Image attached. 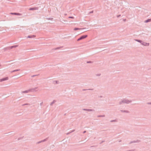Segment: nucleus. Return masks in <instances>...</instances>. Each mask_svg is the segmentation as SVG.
Masks as SVG:
<instances>
[{
  "mask_svg": "<svg viewBox=\"0 0 151 151\" xmlns=\"http://www.w3.org/2000/svg\"><path fill=\"white\" fill-rule=\"evenodd\" d=\"M37 87H35L34 88H32L31 89H28L27 90H26L25 91H24L22 92V93H27L31 91V92H34V91H37Z\"/></svg>",
  "mask_w": 151,
  "mask_h": 151,
  "instance_id": "nucleus-1",
  "label": "nucleus"
},
{
  "mask_svg": "<svg viewBox=\"0 0 151 151\" xmlns=\"http://www.w3.org/2000/svg\"><path fill=\"white\" fill-rule=\"evenodd\" d=\"M88 36L87 35H83L80 37L78 39L77 41H79L81 40L84 39V38H86Z\"/></svg>",
  "mask_w": 151,
  "mask_h": 151,
  "instance_id": "nucleus-2",
  "label": "nucleus"
},
{
  "mask_svg": "<svg viewBox=\"0 0 151 151\" xmlns=\"http://www.w3.org/2000/svg\"><path fill=\"white\" fill-rule=\"evenodd\" d=\"M140 142V141L139 140H134L133 141H131L129 144H131L132 143H138L139 142Z\"/></svg>",
  "mask_w": 151,
  "mask_h": 151,
  "instance_id": "nucleus-3",
  "label": "nucleus"
},
{
  "mask_svg": "<svg viewBox=\"0 0 151 151\" xmlns=\"http://www.w3.org/2000/svg\"><path fill=\"white\" fill-rule=\"evenodd\" d=\"M8 79H9L8 77H6L5 78H3L0 79V82H2V81H5L7 80H8Z\"/></svg>",
  "mask_w": 151,
  "mask_h": 151,
  "instance_id": "nucleus-4",
  "label": "nucleus"
},
{
  "mask_svg": "<svg viewBox=\"0 0 151 151\" xmlns=\"http://www.w3.org/2000/svg\"><path fill=\"white\" fill-rule=\"evenodd\" d=\"M141 44L144 46H149V43H147L145 42H144L142 41V43Z\"/></svg>",
  "mask_w": 151,
  "mask_h": 151,
  "instance_id": "nucleus-5",
  "label": "nucleus"
},
{
  "mask_svg": "<svg viewBox=\"0 0 151 151\" xmlns=\"http://www.w3.org/2000/svg\"><path fill=\"white\" fill-rule=\"evenodd\" d=\"M119 105L125 104L124 99L121 100V101L119 102Z\"/></svg>",
  "mask_w": 151,
  "mask_h": 151,
  "instance_id": "nucleus-6",
  "label": "nucleus"
},
{
  "mask_svg": "<svg viewBox=\"0 0 151 151\" xmlns=\"http://www.w3.org/2000/svg\"><path fill=\"white\" fill-rule=\"evenodd\" d=\"M124 100L125 102V104H128L132 102L131 101L129 100L126 99H124Z\"/></svg>",
  "mask_w": 151,
  "mask_h": 151,
  "instance_id": "nucleus-7",
  "label": "nucleus"
},
{
  "mask_svg": "<svg viewBox=\"0 0 151 151\" xmlns=\"http://www.w3.org/2000/svg\"><path fill=\"white\" fill-rule=\"evenodd\" d=\"M10 14L12 15H21V14H20L19 13H13L11 12L10 13Z\"/></svg>",
  "mask_w": 151,
  "mask_h": 151,
  "instance_id": "nucleus-8",
  "label": "nucleus"
},
{
  "mask_svg": "<svg viewBox=\"0 0 151 151\" xmlns=\"http://www.w3.org/2000/svg\"><path fill=\"white\" fill-rule=\"evenodd\" d=\"M38 9V8L37 7H32L30 8L29 9V10H36Z\"/></svg>",
  "mask_w": 151,
  "mask_h": 151,
  "instance_id": "nucleus-9",
  "label": "nucleus"
},
{
  "mask_svg": "<svg viewBox=\"0 0 151 151\" xmlns=\"http://www.w3.org/2000/svg\"><path fill=\"white\" fill-rule=\"evenodd\" d=\"M18 46V45H14L12 46H9V49H12L14 48H16V47H17Z\"/></svg>",
  "mask_w": 151,
  "mask_h": 151,
  "instance_id": "nucleus-10",
  "label": "nucleus"
},
{
  "mask_svg": "<svg viewBox=\"0 0 151 151\" xmlns=\"http://www.w3.org/2000/svg\"><path fill=\"white\" fill-rule=\"evenodd\" d=\"M120 111L122 112L126 113H129V112L128 111H127V110H120Z\"/></svg>",
  "mask_w": 151,
  "mask_h": 151,
  "instance_id": "nucleus-11",
  "label": "nucleus"
},
{
  "mask_svg": "<svg viewBox=\"0 0 151 151\" xmlns=\"http://www.w3.org/2000/svg\"><path fill=\"white\" fill-rule=\"evenodd\" d=\"M46 140H47V139H43V140H42L41 141H40L39 142H37V144H39V143H41L42 142L45 141Z\"/></svg>",
  "mask_w": 151,
  "mask_h": 151,
  "instance_id": "nucleus-12",
  "label": "nucleus"
},
{
  "mask_svg": "<svg viewBox=\"0 0 151 151\" xmlns=\"http://www.w3.org/2000/svg\"><path fill=\"white\" fill-rule=\"evenodd\" d=\"M151 21V19H147L145 20L144 22L145 23H147Z\"/></svg>",
  "mask_w": 151,
  "mask_h": 151,
  "instance_id": "nucleus-13",
  "label": "nucleus"
},
{
  "mask_svg": "<svg viewBox=\"0 0 151 151\" xmlns=\"http://www.w3.org/2000/svg\"><path fill=\"white\" fill-rule=\"evenodd\" d=\"M35 37V35H29L27 37V38H32L34 37Z\"/></svg>",
  "mask_w": 151,
  "mask_h": 151,
  "instance_id": "nucleus-14",
  "label": "nucleus"
},
{
  "mask_svg": "<svg viewBox=\"0 0 151 151\" xmlns=\"http://www.w3.org/2000/svg\"><path fill=\"white\" fill-rule=\"evenodd\" d=\"M134 40L136 41H137L139 43H140L141 44L142 43V41L139 40L138 39H135Z\"/></svg>",
  "mask_w": 151,
  "mask_h": 151,
  "instance_id": "nucleus-15",
  "label": "nucleus"
},
{
  "mask_svg": "<svg viewBox=\"0 0 151 151\" xmlns=\"http://www.w3.org/2000/svg\"><path fill=\"white\" fill-rule=\"evenodd\" d=\"M20 70V69L15 70L11 71H10V72L12 73H13V72H16V71H19Z\"/></svg>",
  "mask_w": 151,
  "mask_h": 151,
  "instance_id": "nucleus-16",
  "label": "nucleus"
},
{
  "mask_svg": "<svg viewBox=\"0 0 151 151\" xmlns=\"http://www.w3.org/2000/svg\"><path fill=\"white\" fill-rule=\"evenodd\" d=\"M56 102V101L55 100H53L50 104V105L51 106H52V105L54 104L55 102Z\"/></svg>",
  "mask_w": 151,
  "mask_h": 151,
  "instance_id": "nucleus-17",
  "label": "nucleus"
},
{
  "mask_svg": "<svg viewBox=\"0 0 151 151\" xmlns=\"http://www.w3.org/2000/svg\"><path fill=\"white\" fill-rule=\"evenodd\" d=\"M97 117H105V115H98Z\"/></svg>",
  "mask_w": 151,
  "mask_h": 151,
  "instance_id": "nucleus-18",
  "label": "nucleus"
},
{
  "mask_svg": "<svg viewBox=\"0 0 151 151\" xmlns=\"http://www.w3.org/2000/svg\"><path fill=\"white\" fill-rule=\"evenodd\" d=\"M85 29V28H83L82 29ZM79 29V28H77V27H75V28H74V30H78V29Z\"/></svg>",
  "mask_w": 151,
  "mask_h": 151,
  "instance_id": "nucleus-19",
  "label": "nucleus"
},
{
  "mask_svg": "<svg viewBox=\"0 0 151 151\" xmlns=\"http://www.w3.org/2000/svg\"><path fill=\"white\" fill-rule=\"evenodd\" d=\"M4 49L5 50H10L9 49V47H6Z\"/></svg>",
  "mask_w": 151,
  "mask_h": 151,
  "instance_id": "nucleus-20",
  "label": "nucleus"
},
{
  "mask_svg": "<svg viewBox=\"0 0 151 151\" xmlns=\"http://www.w3.org/2000/svg\"><path fill=\"white\" fill-rule=\"evenodd\" d=\"M94 111V109H87V111Z\"/></svg>",
  "mask_w": 151,
  "mask_h": 151,
  "instance_id": "nucleus-21",
  "label": "nucleus"
},
{
  "mask_svg": "<svg viewBox=\"0 0 151 151\" xmlns=\"http://www.w3.org/2000/svg\"><path fill=\"white\" fill-rule=\"evenodd\" d=\"M63 47V46H61V47H57L55 48V50H58V49H60L61 48H62Z\"/></svg>",
  "mask_w": 151,
  "mask_h": 151,
  "instance_id": "nucleus-22",
  "label": "nucleus"
},
{
  "mask_svg": "<svg viewBox=\"0 0 151 151\" xmlns=\"http://www.w3.org/2000/svg\"><path fill=\"white\" fill-rule=\"evenodd\" d=\"M58 81H53V83L54 84H55V83L57 84L58 83Z\"/></svg>",
  "mask_w": 151,
  "mask_h": 151,
  "instance_id": "nucleus-23",
  "label": "nucleus"
},
{
  "mask_svg": "<svg viewBox=\"0 0 151 151\" xmlns=\"http://www.w3.org/2000/svg\"><path fill=\"white\" fill-rule=\"evenodd\" d=\"M117 121V120L116 119H114L113 120H112L110 121L111 122H116Z\"/></svg>",
  "mask_w": 151,
  "mask_h": 151,
  "instance_id": "nucleus-24",
  "label": "nucleus"
},
{
  "mask_svg": "<svg viewBox=\"0 0 151 151\" xmlns=\"http://www.w3.org/2000/svg\"><path fill=\"white\" fill-rule=\"evenodd\" d=\"M93 63V62L91 61H88L87 62V63Z\"/></svg>",
  "mask_w": 151,
  "mask_h": 151,
  "instance_id": "nucleus-25",
  "label": "nucleus"
},
{
  "mask_svg": "<svg viewBox=\"0 0 151 151\" xmlns=\"http://www.w3.org/2000/svg\"><path fill=\"white\" fill-rule=\"evenodd\" d=\"M37 76V75H33L32 76H31V77H35V76Z\"/></svg>",
  "mask_w": 151,
  "mask_h": 151,
  "instance_id": "nucleus-26",
  "label": "nucleus"
},
{
  "mask_svg": "<svg viewBox=\"0 0 151 151\" xmlns=\"http://www.w3.org/2000/svg\"><path fill=\"white\" fill-rule=\"evenodd\" d=\"M88 109H83V110H84V111H87Z\"/></svg>",
  "mask_w": 151,
  "mask_h": 151,
  "instance_id": "nucleus-27",
  "label": "nucleus"
},
{
  "mask_svg": "<svg viewBox=\"0 0 151 151\" xmlns=\"http://www.w3.org/2000/svg\"><path fill=\"white\" fill-rule=\"evenodd\" d=\"M68 18L72 19H73L74 18V17H69Z\"/></svg>",
  "mask_w": 151,
  "mask_h": 151,
  "instance_id": "nucleus-28",
  "label": "nucleus"
},
{
  "mask_svg": "<svg viewBox=\"0 0 151 151\" xmlns=\"http://www.w3.org/2000/svg\"><path fill=\"white\" fill-rule=\"evenodd\" d=\"M29 104L26 103V104H23L22 105L23 106H24V105H29Z\"/></svg>",
  "mask_w": 151,
  "mask_h": 151,
  "instance_id": "nucleus-29",
  "label": "nucleus"
},
{
  "mask_svg": "<svg viewBox=\"0 0 151 151\" xmlns=\"http://www.w3.org/2000/svg\"><path fill=\"white\" fill-rule=\"evenodd\" d=\"M105 142V141L104 140H103V141H102L100 143V144H101L102 143H103L104 142Z\"/></svg>",
  "mask_w": 151,
  "mask_h": 151,
  "instance_id": "nucleus-30",
  "label": "nucleus"
},
{
  "mask_svg": "<svg viewBox=\"0 0 151 151\" xmlns=\"http://www.w3.org/2000/svg\"><path fill=\"white\" fill-rule=\"evenodd\" d=\"M93 11H91L90 12H89V14H91V13H93Z\"/></svg>",
  "mask_w": 151,
  "mask_h": 151,
  "instance_id": "nucleus-31",
  "label": "nucleus"
},
{
  "mask_svg": "<svg viewBox=\"0 0 151 151\" xmlns=\"http://www.w3.org/2000/svg\"><path fill=\"white\" fill-rule=\"evenodd\" d=\"M100 75H101L100 74H98L96 75V76H100Z\"/></svg>",
  "mask_w": 151,
  "mask_h": 151,
  "instance_id": "nucleus-32",
  "label": "nucleus"
},
{
  "mask_svg": "<svg viewBox=\"0 0 151 151\" xmlns=\"http://www.w3.org/2000/svg\"><path fill=\"white\" fill-rule=\"evenodd\" d=\"M147 104H151V102H148Z\"/></svg>",
  "mask_w": 151,
  "mask_h": 151,
  "instance_id": "nucleus-33",
  "label": "nucleus"
},
{
  "mask_svg": "<svg viewBox=\"0 0 151 151\" xmlns=\"http://www.w3.org/2000/svg\"><path fill=\"white\" fill-rule=\"evenodd\" d=\"M88 90H93V89H88Z\"/></svg>",
  "mask_w": 151,
  "mask_h": 151,
  "instance_id": "nucleus-34",
  "label": "nucleus"
},
{
  "mask_svg": "<svg viewBox=\"0 0 151 151\" xmlns=\"http://www.w3.org/2000/svg\"><path fill=\"white\" fill-rule=\"evenodd\" d=\"M75 131V130H72L70 133H71V132H73Z\"/></svg>",
  "mask_w": 151,
  "mask_h": 151,
  "instance_id": "nucleus-35",
  "label": "nucleus"
},
{
  "mask_svg": "<svg viewBox=\"0 0 151 151\" xmlns=\"http://www.w3.org/2000/svg\"><path fill=\"white\" fill-rule=\"evenodd\" d=\"M120 16H121V15H117V17H120Z\"/></svg>",
  "mask_w": 151,
  "mask_h": 151,
  "instance_id": "nucleus-36",
  "label": "nucleus"
},
{
  "mask_svg": "<svg viewBox=\"0 0 151 151\" xmlns=\"http://www.w3.org/2000/svg\"><path fill=\"white\" fill-rule=\"evenodd\" d=\"M87 90H88V89H83V91H86Z\"/></svg>",
  "mask_w": 151,
  "mask_h": 151,
  "instance_id": "nucleus-37",
  "label": "nucleus"
},
{
  "mask_svg": "<svg viewBox=\"0 0 151 151\" xmlns=\"http://www.w3.org/2000/svg\"><path fill=\"white\" fill-rule=\"evenodd\" d=\"M86 131H84L83 132V134L85 133H86Z\"/></svg>",
  "mask_w": 151,
  "mask_h": 151,
  "instance_id": "nucleus-38",
  "label": "nucleus"
},
{
  "mask_svg": "<svg viewBox=\"0 0 151 151\" xmlns=\"http://www.w3.org/2000/svg\"><path fill=\"white\" fill-rule=\"evenodd\" d=\"M42 104H43V102H42L40 104V105L41 106Z\"/></svg>",
  "mask_w": 151,
  "mask_h": 151,
  "instance_id": "nucleus-39",
  "label": "nucleus"
},
{
  "mask_svg": "<svg viewBox=\"0 0 151 151\" xmlns=\"http://www.w3.org/2000/svg\"><path fill=\"white\" fill-rule=\"evenodd\" d=\"M103 96H99V97H100V98H102V97Z\"/></svg>",
  "mask_w": 151,
  "mask_h": 151,
  "instance_id": "nucleus-40",
  "label": "nucleus"
},
{
  "mask_svg": "<svg viewBox=\"0 0 151 151\" xmlns=\"http://www.w3.org/2000/svg\"><path fill=\"white\" fill-rule=\"evenodd\" d=\"M70 133V132L68 133H67V135H68V134H69Z\"/></svg>",
  "mask_w": 151,
  "mask_h": 151,
  "instance_id": "nucleus-41",
  "label": "nucleus"
},
{
  "mask_svg": "<svg viewBox=\"0 0 151 151\" xmlns=\"http://www.w3.org/2000/svg\"><path fill=\"white\" fill-rule=\"evenodd\" d=\"M20 139H21L20 138H18V140H19Z\"/></svg>",
  "mask_w": 151,
  "mask_h": 151,
  "instance_id": "nucleus-42",
  "label": "nucleus"
},
{
  "mask_svg": "<svg viewBox=\"0 0 151 151\" xmlns=\"http://www.w3.org/2000/svg\"><path fill=\"white\" fill-rule=\"evenodd\" d=\"M122 141L121 140H120L119 141V142H121Z\"/></svg>",
  "mask_w": 151,
  "mask_h": 151,
  "instance_id": "nucleus-43",
  "label": "nucleus"
},
{
  "mask_svg": "<svg viewBox=\"0 0 151 151\" xmlns=\"http://www.w3.org/2000/svg\"><path fill=\"white\" fill-rule=\"evenodd\" d=\"M48 20H50V18H47Z\"/></svg>",
  "mask_w": 151,
  "mask_h": 151,
  "instance_id": "nucleus-44",
  "label": "nucleus"
},
{
  "mask_svg": "<svg viewBox=\"0 0 151 151\" xmlns=\"http://www.w3.org/2000/svg\"><path fill=\"white\" fill-rule=\"evenodd\" d=\"M9 133H10V132H9V133H7V134H9Z\"/></svg>",
  "mask_w": 151,
  "mask_h": 151,
  "instance_id": "nucleus-45",
  "label": "nucleus"
}]
</instances>
